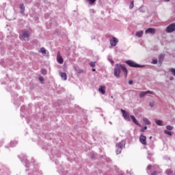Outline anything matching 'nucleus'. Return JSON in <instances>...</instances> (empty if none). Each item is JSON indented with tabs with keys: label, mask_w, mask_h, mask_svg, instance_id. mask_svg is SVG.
<instances>
[{
	"label": "nucleus",
	"mask_w": 175,
	"mask_h": 175,
	"mask_svg": "<svg viewBox=\"0 0 175 175\" xmlns=\"http://www.w3.org/2000/svg\"><path fill=\"white\" fill-rule=\"evenodd\" d=\"M121 70L123 72L124 77H126V76H128V69H126V67H125V66L122 64H116L113 70V75L115 77H120Z\"/></svg>",
	"instance_id": "1"
},
{
	"label": "nucleus",
	"mask_w": 175,
	"mask_h": 175,
	"mask_svg": "<svg viewBox=\"0 0 175 175\" xmlns=\"http://www.w3.org/2000/svg\"><path fill=\"white\" fill-rule=\"evenodd\" d=\"M31 33H32L31 30H25L21 34L19 35V38L21 40L27 42V40H29V38L31 36Z\"/></svg>",
	"instance_id": "2"
},
{
	"label": "nucleus",
	"mask_w": 175,
	"mask_h": 175,
	"mask_svg": "<svg viewBox=\"0 0 175 175\" xmlns=\"http://www.w3.org/2000/svg\"><path fill=\"white\" fill-rule=\"evenodd\" d=\"M126 64L129 65V66H131V68H144V66L138 64L133 60H127L126 61Z\"/></svg>",
	"instance_id": "3"
},
{
	"label": "nucleus",
	"mask_w": 175,
	"mask_h": 175,
	"mask_svg": "<svg viewBox=\"0 0 175 175\" xmlns=\"http://www.w3.org/2000/svg\"><path fill=\"white\" fill-rule=\"evenodd\" d=\"M125 146V142L122 141L116 144V154H121V152L122 151V147Z\"/></svg>",
	"instance_id": "4"
},
{
	"label": "nucleus",
	"mask_w": 175,
	"mask_h": 175,
	"mask_svg": "<svg viewBox=\"0 0 175 175\" xmlns=\"http://www.w3.org/2000/svg\"><path fill=\"white\" fill-rule=\"evenodd\" d=\"M38 53L42 54L44 57H49V51L44 47H42L38 50Z\"/></svg>",
	"instance_id": "5"
},
{
	"label": "nucleus",
	"mask_w": 175,
	"mask_h": 175,
	"mask_svg": "<svg viewBox=\"0 0 175 175\" xmlns=\"http://www.w3.org/2000/svg\"><path fill=\"white\" fill-rule=\"evenodd\" d=\"M166 32H167V33H170L172 32H174L175 31V23H172L171 25H170L165 29Z\"/></svg>",
	"instance_id": "6"
},
{
	"label": "nucleus",
	"mask_w": 175,
	"mask_h": 175,
	"mask_svg": "<svg viewBox=\"0 0 175 175\" xmlns=\"http://www.w3.org/2000/svg\"><path fill=\"white\" fill-rule=\"evenodd\" d=\"M147 94H150V95H155V93L152 91L148 90L146 92H139V98H144L147 95Z\"/></svg>",
	"instance_id": "7"
},
{
	"label": "nucleus",
	"mask_w": 175,
	"mask_h": 175,
	"mask_svg": "<svg viewBox=\"0 0 175 175\" xmlns=\"http://www.w3.org/2000/svg\"><path fill=\"white\" fill-rule=\"evenodd\" d=\"M121 112L122 113V116L124 120H126V121H131V116H129V113L128 112H126L124 109H121Z\"/></svg>",
	"instance_id": "8"
},
{
	"label": "nucleus",
	"mask_w": 175,
	"mask_h": 175,
	"mask_svg": "<svg viewBox=\"0 0 175 175\" xmlns=\"http://www.w3.org/2000/svg\"><path fill=\"white\" fill-rule=\"evenodd\" d=\"M59 75L60 76L62 80H63V81H66L68 80V75L66 74V72H64L61 70L59 71Z\"/></svg>",
	"instance_id": "9"
},
{
	"label": "nucleus",
	"mask_w": 175,
	"mask_h": 175,
	"mask_svg": "<svg viewBox=\"0 0 175 175\" xmlns=\"http://www.w3.org/2000/svg\"><path fill=\"white\" fill-rule=\"evenodd\" d=\"M157 29L155 28H148L145 31V33H149V35H155Z\"/></svg>",
	"instance_id": "10"
},
{
	"label": "nucleus",
	"mask_w": 175,
	"mask_h": 175,
	"mask_svg": "<svg viewBox=\"0 0 175 175\" xmlns=\"http://www.w3.org/2000/svg\"><path fill=\"white\" fill-rule=\"evenodd\" d=\"M98 92L102 94V95H105L106 94V86L105 85H101L98 88Z\"/></svg>",
	"instance_id": "11"
},
{
	"label": "nucleus",
	"mask_w": 175,
	"mask_h": 175,
	"mask_svg": "<svg viewBox=\"0 0 175 175\" xmlns=\"http://www.w3.org/2000/svg\"><path fill=\"white\" fill-rule=\"evenodd\" d=\"M117 43H118V39L117 38L113 37L110 40L111 46H113V47H116V46H117Z\"/></svg>",
	"instance_id": "12"
},
{
	"label": "nucleus",
	"mask_w": 175,
	"mask_h": 175,
	"mask_svg": "<svg viewBox=\"0 0 175 175\" xmlns=\"http://www.w3.org/2000/svg\"><path fill=\"white\" fill-rule=\"evenodd\" d=\"M130 120H132L133 122H134V124H135V125H137V126L142 127V124H140V122H139V120H137L134 116H131Z\"/></svg>",
	"instance_id": "13"
},
{
	"label": "nucleus",
	"mask_w": 175,
	"mask_h": 175,
	"mask_svg": "<svg viewBox=\"0 0 175 175\" xmlns=\"http://www.w3.org/2000/svg\"><path fill=\"white\" fill-rule=\"evenodd\" d=\"M139 142L142 143V144L146 146V144H147V137L143 135H141L139 137Z\"/></svg>",
	"instance_id": "14"
},
{
	"label": "nucleus",
	"mask_w": 175,
	"mask_h": 175,
	"mask_svg": "<svg viewBox=\"0 0 175 175\" xmlns=\"http://www.w3.org/2000/svg\"><path fill=\"white\" fill-rule=\"evenodd\" d=\"M57 61L59 64H64V59L59 53H57Z\"/></svg>",
	"instance_id": "15"
},
{
	"label": "nucleus",
	"mask_w": 175,
	"mask_h": 175,
	"mask_svg": "<svg viewBox=\"0 0 175 175\" xmlns=\"http://www.w3.org/2000/svg\"><path fill=\"white\" fill-rule=\"evenodd\" d=\"M74 69L76 72L79 73V75H81V73H84L85 70L83 68H77V67L75 66Z\"/></svg>",
	"instance_id": "16"
},
{
	"label": "nucleus",
	"mask_w": 175,
	"mask_h": 175,
	"mask_svg": "<svg viewBox=\"0 0 175 175\" xmlns=\"http://www.w3.org/2000/svg\"><path fill=\"white\" fill-rule=\"evenodd\" d=\"M142 121L144 122L145 125H151V121H150L147 118H144Z\"/></svg>",
	"instance_id": "17"
},
{
	"label": "nucleus",
	"mask_w": 175,
	"mask_h": 175,
	"mask_svg": "<svg viewBox=\"0 0 175 175\" xmlns=\"http://www.w3.org/2000/svg\"><path fill=\"white\" fill-rule=\"evenodd\" d=\"M155 123L157 124V125H159V126H163V121L161 120H155Z\"/></svg>",
	"instance_id": "18"
},
{
	"label": "nucleus",
	"mask_w": 175,
	"mask_h": 175,
	"mask_svg": "<svg viewBox=\"0 0 175 175\" xmlns=\"http://www.w3.org/2000/svg\"><path fill=\"white\" fill-rule=\"evenodd\" d=\"M135 36L137 38H142V36H143V31H137Z\"/></svg>",
	"instance_id": "19"
},
{
	"label": "nucleus",
	"mask_w": 175,
	"mask_h": 175,
	"mask_svg": "<svg viewBox=\"0 0 175 175\" xmlns=\"http://www.w3.org/2000/svg\"><path fill=\"white\" fill-rule=\"evenodd\" d=\"M164 133H165V135H167L168 136H173V135H174V133L172 131H169L167 130H165L164 131Z\"/></svg>",
	"instance_id": "20"
},
{
	"label": "nucleus",
	"mask_w": 175,
	"mask_h": 175,
	"mask_svg": "<svg viewBox=\"0 0 175 175\" xmlns=\"http://www.w3.org/2000/svg\"><path fill=\"white\" fill-rule=\"evenodd\" d=\"M96 0H86V2L89 3V5H94Z\"/></svg>",
	"instance_id": "21"
},
{
	"label": "nucleus",
	"mask_w": 175,
	"mask_h": 175,
	"mask_svg": "<svg viewBox=\"0 0 175 175\" xmlns=\"http://www.w3.org/2000/svg\"><path fill=\"white\" fill-rule=\"evenodd\" d=\"M20 9H21V13H24V10H25V7H24V4H21L20 5Z\"/></svg>",
	"instance_id": "22"
},
{
	"label": "nucleus",
	"mask_w": 175,
	"mask_h": 175,
	"mask_svg": "<svg viewBox=\"0 0 175 175\" xmlns=\"http://www.w3.org/2000/svg\"><path fill=\"white\" fill-rule=\"evenodd\" d=\"M151 64H153V65H157L158 64V59L154 58L152 59Z\"/></svg>",
	"instance_id": "23"
},
{
	"label": "nucleus",
	"mask_w": 175,
	"mask_h": 175,
	"mask_svg": "<svg viewBox=\"0 0 175 175\" xmlns=\"http://www.w3.org/2000/svg\"><path fill=\"white\" fill-rule=\"evenodd\" d=\"M166 129H167V131H173L174 127H173L172 126L167 125V126H166Z\"/></svg>",
	"instance_id": "24"
},
{
	"label": "nucleus",
	"mask_w": 175,
	"mask_h": 175,
	"mask_svg": "<svg viewBox=\"0 0 175 175\" xmlns=\"http://www.w3.org/2000/svg\"><path fill=\"white\" fill-rule=\"evenodd\" d=\"M96 64V62H91L90 63H89V64L90 65V66H92V68H95Z\"/></svg>",
	"instance_id": "25"
},
{
	"label": "nucleus",
	"mask_w": 175,
	"mask_h": 175,
	"mask_svg": "<svg viewBox=\"0 0 175 175\" xmlns=\"http://www.w3.org/2000/svg\"><path fill=\"white\" fill-rule=\"evenodd\" d=\"M149 106H150V107H154V106H155V102H154V101H150V102L149 103Z\"/></svg>",
	"instance_id": "26"
},
{
	"label": "nucleus",
	"mask_w": 175,
	"mask_h": 175,
	"mask_svg": "<svg viewBox=\"0 0 175 175\" xmlns=\"http://www.w3.org/2000/svg\"><path fill=\"white\" fill-rule=\"evenodd\" d=\"M39 80L42 83V84H43V83L44 81V78H43V77H40Z\"/></svg>",
	"instance_id": "27"
},
{
	"label": "nucleus",
	"mask_w": 175,
	"mask_h": 175,
	"mask_svg": "<svg viewBox=\"0 0 175 175\" xmlns=\"http://www.w3.org/2000/svg\"><path fill=\"white\" fill-rule=\"evenodd\" d=\"M170 72L173 75V76H175V68H171Z\"/></svg>",
	"instance_id": "28"
},
{
	"label": "nucleus",
	"mask_w": 175,
	"mask_h": 175,
	"mask_svg": "<svg viewBox=\"0 0 175 175\" xmlns=\"http://www.w3.org/2000/svg\"><path fill=\"white\" fill-rule=\"evenodd\" d=\"M144 131H147V126H144V128L141 129V132H144Z\"/></svg>",
	"instance_id": "29"
},
{
	"label": "nucleus",
	"mask_w": 175,
	"mask_h": 175,
	"mask_svg": "<svg viewBox=\"0 0 175 175\" xmlns=\"http://www.w3.org/2000/svg\"><path fill=\"white\" fill-rule=\"evenodd\" d=\"M129 8L130 9H133V1L131 3V4L129 5Z\"/></svg>",
	"instance_id": "30"
},
{
	"label": "nucleus",
	"mask_w": 175,
	"mask_h": 175,
	"mask_svg": "<svg viewBox=\"0 0 175 175\" xmlns=\"http://www.w3.org/2000/svg\"><path fill=\"white\" fill-rule=\"evenodd\" d=\"M129 84H130V85L133 84V81L130 80V81H129Z\"/></svg>",
	"instance_id": "31"
},
{
	"label": "nucleus",
	"mask_w": 175,
	"mask_h": 175,
	"mask_svg": "<svg viewBox=\"0 0 175 175\" xmlns=\"http://www.w3.org/2000/svg\"><path fill=\"white\" fill-rule=\"evenodd\" d=\"M151 167H152L151 165H148V166L147 167V170H151Z\"/></svg>",
	"instance_id": "32"
},
{
	"label": "nucleus",
	"mask_w": 175,
	"mask_h": 175,
	"mask_svg": "<svg viewBox=\"0 0 175 175\" xmlns=\"http://www.w3.org/2000/svg\"><path fill=\"white\" fill-rule=\"evenodd\" d=\"M172 173H173V172L171 171V170H170V175H172Z\"/></svg>",
	"instance_id": "33"
},
{
	"label": "nucleus",
	"mask_w": 175,
	"mask_h": 175,
	"mask_svg": "<svg viewBox=\"0 0 175 175\" xmlns=\"http://www.w3.org/2000/svg\"><path fill=\"white\" fill-rule=\"evenodd\" d=\"M92 70V72H95L96 70L95 68H93Z\"/></svg>",
	"instance_id": "34"
},
{
	"label": "nucleus",
	"mask_w": 175,
	"mask_h": 175,
	"mask_svg": "<svg viewBox=\"0 0 175 175\" xmlns=\"http://www.w3.org/2000/svg\"><path fill=\"white\" fill-rule=\"evenodd\" d=\"M152 175H157V172L152 173Z\"/></svg>",
	"instance_id": "35"
},
{
	"label": "nucleus",
	"mask_w": 175,
	"mask_h": 175,
	"mask_svg": "<svg viewBox=\"0 0 175 175\" xmlns=\"http://www.w3.org/2000/svg\"><path fill=\"white\" fill-rule=\"evenodd\" d=\"M165 2H169L170 0H164Z\"/></svg>",
	"instance_id": "36"
},
{
	"label": "nucleus",
	"mask_w": 175,
	"mask_h": 175,
	"mask_svg": "<svg viewBox=\"0 0 175 175\" xmlns=\"http://www.w3.org/2000/svg\"><path fill=\"white\" fill-rule=\"evenodd\" d=\"M109 61H110V62H111V64H113V60H109Z\"/></svg>",
	"instance_id": "37"
},
{
	"label": "nucleus",
	"mask_w": 175,
	"mask_h": 175,
	"mask_svg": "<svg viewBox=\"0 0 175 175\" xmlns=\"http://www.w3.org/2000/svg\"><path fill=\"white\" fill-rule=\"evenodd\" d=\"M142 9H143V7H142V8H140V10H142Z\"/></svg>",
	"instance_id": "38"
},
{
	"label": "nucleus",
	"mask_w": 175,
	"mask_h": 175,
	"mask_svg": "<svg viewBox=\"0 0 175 175\" xmlns=\"http://www.w3.org/2000/svg\"><path fill=\"white\" fill-rule=\"evenodd\" d=\"M42 73H46V71L44 70V72H42Z\"/></svg>",
	"instance_id": "39"
},
{
	"label": "nucleus",
	"mask_w": 175,
	"mask_h": 175,
	"mask_svg": "<svg viewBox=\"0 0 175 175\" xmlns=\"http://www.w3.org/2000/svg\"><path fill=\"white\" fill-rule=\"evenodd\" d=\"M152 137H150V139H151Z\"/></svg>",
	"instance_id": "40"
}]
</instances>
